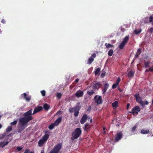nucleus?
<instances>
[{
  "instance_id": "f257e3e1",
  "label": "nucleus",
  "mask_w": 153,
  "mask_h": 153,
  "mask_svg": "<svg viewBox=\"0 0 153 153\" xmlns=\"http://www.w3.org/2000/svg\"><path fill=\"white\" fill-rule=\"evenodd\" d=\"M81 108V104L80 102H79L76 104L74 107L70 108L69 109V111L71 113L74 112V116L77 117L79 115V110Z\"/></svg>"
},
{
  "instance_id": "f03ea898",
  "label": "nucleus",
  "mask_w": 153,
  "mask_h": 153,
  "mask_svg": "<svg viewBox=\"0 0 153 153\" xmlns=\"http://www.w3.org/2000/svg\"><path fill=\"white\" fill-rule=\"evenodd\" d=\"M81 133L82 131L80 128H76L72 133L71 140H73L74 139H77L81 135Z\"/></svg>"
},
{
  "instance_id": "7ed1b4c3",
  "label": "nucleus",
  "mask_w": 153,
  "mask_h": 153,
  "mask_svg": "<svg viewBox=\"0 0 153 153\" xmlns=\"http://www.w3.org/2000/svg\"><path fill=\"white\" fill-rule=\"evenodd\" d=\"M32 119V116H29L20 118L19 119V122L22 126H24Z\"/></svg>"
},
{
  "instance_id": "20e7f679",
  "label": "nucleus",
  "mask_w": 153,
  "mask_h": 153,
  "mask_svg": "<svg viewBox=\"0 0 153 153\" xmlns=\"http://www.w3.org/2000/svg\"><path fill=\"white\" fill-rule=\"evenodd\" d=\"M129 39V36H126L124 38L123 41L120 44L118 47L121 50L123 49L125 45L127 43Z\"/></svg>"
},
{
  "instance_id": "39448f33",
  "label": "nucleus",
  "mask_w": 153,
  "mask_h": 153,
  "mask_svg": "<svg viewBox=\"0 0 153 153\" xmlns=\"http://www.w3.org/2000/svg\"><path fill=\"white\" fill-rule=\"evenodd\" d=\"M61 148V144L60 143H58L55 145L49 153H58Z\"/></svg>"
},
{
  "instance_id": "423d86ee",
  "label": "nucleus",
  "mask_w": 153,
  "mask_h": 153,
  "mask_svg": "<svg viewBox=\"0 0 153 153\" xmlns=\"http://www.w3.org/2000/svg\"><path fill=\"white\" fill-rule=\"evenodd\" d=\"M94 82L95 83H94L93 86V88L95 90H98L102 86V83L101 82H97L96 81H95Z\"/></svg>"
},
{
  "instance_id": "0eeeda50",
  "label": "nucleus",
  "mask_w": 153,
  "mask_h": 153,
  "mask_svg": "<svg viewBox=\"0 0 153 153\" xmlns=\"http://www.w3.org/2000/svg\"><path fill=\"white\" fill-rule=\"evenodd\" d=\"M94 99L97 104H100L102 102V97L101 96H98L96 95L94 97Z\"/></svg>"
},
{
  "instance_id": "6e6552de",
  "label": "nucleus",
  "mask_w": 153,
  "mask_h": 153,
  "mask_svg": "<svg viewBox=\"0 0 153 153\" xmlns=\"http://www.w3.org/2000/svg\"><path fill=\"white\" fill-rule=\"evenodd\" d=\"M123 134L121 132H118L115 135V138L116 142H118L122 137Z\"/></svg>"
},
{
  "instance_id": "1a4fd4ad",
  "label": "nucleus",
  "mask_w": 153,
  "mask_h": 153,
  "mask_svg": "<svg viewBox=\"0 0 153 153\" xmlns=\"http://www.w3.org/2000/svg\"><path fill=\"white\" fill-rule=\"evenodd\" d=\"M96 56V55L95 53L92 54L91 56L88 59L87 62L88 64H91L94 60V58H95Z\"/></svg>"
},
{
  "instance_id": "9d476101",
  "label": "nucleus",
  "mask_w": 153,
  "mask_h": 153,
  "mask_svg": "<svg viewBox=\"0 0 153 153\" xmlns=\"http://www.w3.org/2000/svg\"><path fill=\"white\" fill-rule=\"evenodd\" d=\"M134 97L137 102L140 103L142 101V98L140 97L139 94L137 93L135 94Z\"/></svg>"
},
{
  "instance_id": "9b49d317",
  "label": "nucleus",
  "mask_w": 153,
  "mask_h": 153,
  "mask_svg": "<svg viewBox=\"0 0 153 153\" xmlns=\"http://www.w3.org/2000/svg\"><path fill=\"white\" fill-rule=\"evenodd\" d=\"M42 107L41 106H39L35 108L33 111V114H34L37 113L39 112L42 110Z\"/></svg>"
},
{
  "instance_id": "f8f14e48",
  "label": "nucleus",
  "mask_w": 153,
  "mask_h": 153,
  "mask_svg": "<svg viewBox=\"0 0 153 153\" xmlns=\"http://www.w3.org/2000/svg\"><path fill=\"white\" fill-rule=\"evenodd\" d=\"M87 116L86 114H84L80 120V122L81 124H83L87 120Z\"/></svg>"
},
{
  "instance_id": "ddd939ff",
  "label": "nucleus",
  "mask_w": 153,
  "mask_h": 153,
  "mask_svg": "<svg viewBox=\"0 0 153 153\" xmlns=\"http://www.w3.org/2000/svg\"><path fill=\"white\" fill-rule=\"evenodd\" d=\"M109 85L108 83H105L102 89V94H104L107 91Z\"/></svg>"
},
{
  "instance_id": "4468645a",
  "label": "nucleus",
  "mask_w": 153,
  "mask_h": 153,
  "mask_svg": "<svg viewBox=\"0 0 153 153\" xmlns=\"http://www.w3.org/2000/svg\"><path fill=\"white\" fill-rule=\"evenodd\" d=\"M83 95V92L80 90H79L75 94L76 96L78 97H82Z\"/></svg>"
},
{
  "instance_id": "2eb2a0df",
  "label": "nucleus",
  "mask_w": 153,
  "mask_h": 153,
  "mask_svg": "<svg viewBox=\"0 0 153 153\" xmlns=\"http://www.w3.org/2000/svg\"><path fill=\"white\" fill-rule=\"evenodd\" d=\"M32 109H31L28 111H27L25 113H24L23 115L25 116V117H28L29 116H31V115L32 114Z\"/></svg>"
},
{
  "instance_id": "dca6fc26",
  "label": "nucleus",
  "mask_w": 153,
  "mask_h": 153,
  "mask_svg": "<svg viewBox=\"0 0 153 153\" xmlns=\"http://www.w3.org/2000/svg\"><path fill=\"white\" fill-rule=\"evenodd\" d=\"M62 119V118L61 117H59L55 121L54 123L56 125V126H57L58 124L60 122Z\"/></svg>"
},
{
  "instance_id": "f3484780",
  "label": "nucleus",
  "mask_w": 153,
  "mask_h": 153,
  "mask_svg": "<svg viewBox=\"0 0 153 153\" xmlns=\"http://www.w3.org/2000/svg\"><path fill=\"white\" fill-rule=\"evenodd\" d=\"M24 97V99L27 101H29L31 99L30 97H27V95L26 93H24L23 94Z\"/></svg>"
},
{
  "instance_id": "a211bd4d",
  "label": "nucleus",
  "mask_w": 153,
  "mask_h": 153,
  "mask_svg": "<svg viewBox=\"0 0 153 153\" xmlns=\"http://www.w3.org/2000/svg\"><path fill=\"white\" fill-rule=\"evenodd\" d=\"M49 134H46L43 137L42 139L46 142L49 138Z\"/></svg>"
},
{
  "instance_id": "6ab92c4d",
  "label": "nucleus",
  "mask_w": 153,
  "mask_h": 153,
  "mask_svg": "<svg viewBox=\"0 0 153 153\" xmlns=\"http://www.w3.org/2000/svg\"><path fill=\"white\" fill-rule=\"evenodd\" d=\"M141 53V48H139L137 50V53L136 54L135 57V58H137L138 57L139 55Z\"/></svg>"
},
{
  "instance_id": "aec40b11",
  "label": "nucleus",
  "mask_w": 153,
  "mask_h": 153,
  "mask_svg": "<svg viewBox=\"0 0 153 153\" xmlns=\"http://www.w3.org/2000/svg\"><path fill=\"white\" fill-rule=\"evenodd\" d=\"M140 104L143 107H144L145 105H148L149 104V102L147 101H142Z\"/></svg>"
},
{
  "instance_id": "412c9836",
  "label": "nucleus",
  "mask_w": 153,
  "mask_h": 153,
  "mask_svg": "<svg viewBox=\"0 0 153 153\" xmlns=\"http://www.w3.org/2000/svg\"><path fill=\"white\" fill-rule=\"evenodd\" d=\"M90 128V125L88 123H86L84 126V130L87 131Z\"/></svg>"
},
{
  "instance_id": "4be33fe9",
  "label": "nucleus",
  "mask_w": 153,
  "mask_h": 153,
  "mask_svg": "<svg viewBox=\"0 0 153 153\" xmlns=\"http://www.w3.org/2000/svg\"><path fill=\"white\" fill-rule=\"evenodd\" d=\"M8 143L9 142L8 141H7L6 143H5L4 141L0 142V147H3L6 145H7Z\"/></svg>"
},
{
  "instance_id": "5701e85b",
  "label": "nucleus",
  "mask_w": 153,
  "mask_h": 153,
  "mask_svg": "<svg viewBox=\"0 0 153 153\" xmlns=\"http://www.w3.org/2000/svg\"><path fill=\"white\" fill-rule=\"evenodd\" d=\"M46 142L42 139L40 140L38 142V144L39 146H41Z\"/></svg>"
},
{
  "instance_id": "b1692460",
  "label": "nucleus",
  "mask_w": 153,
  "mask_h": 153,
  "mask_svg": "<svg viewBox=\"0 0 153 153\" xmlns=\"http://www.w3.org/2000/svg\"><path fill=\"white\" fill-rule=\"evenodd\" d=\"M149 131L148 129H143L141 130V133L142 134H146L149 133Z\"/></svg>"
},
{
  "instance_id": "393cba45",
  "label": "nucleus",
  "mask_w": 153,
  "mask_h": 153,
  "mask_svg": "<svg viewBox=\"0 0 153 153\" xmlns=\"http://www.w3.org/2000/svg\"><path fill=\"white\" fill-rule=\"evenodd\" d=\"M134 72L133 71H131L129 72L128 75V77H131L134 75Z\"/></svg>"
},
{
  "instance_id": "a878e982",
  "label": "nucleus",
  "mask_w": 153,
  "mask_h": 153,
  "mask_svg": "<svg viewBox=\"0 0 153 153\" xmlns=\"http://www.w3.org/2000/svg\"><path fill=\"white\" fill-rule=\"evenodd\" d=\"M133 108V110L136 111L137 112H139L140 111V106L138 105H137L134 107Z\"/></svg>"
},
{
  "instance_id": "bb28decb",
  "label": "nucleus",
  "mask_w": 153,
  "mask_h": 153,
  "mask_svg": "<svg viewBox=\"0 0 153 153\" xmlns=\"http://www.w3.org/2000/svg\"><path fill=\"white\" fill-rule=\"evenodd\" d=\"M112 106L114 108H117L118 106V102L117 101H115L112 103Z\"/></svg>"
},
{
  "instance_id": "cd10ccee",
  "label": "nucleus",
  "mask_w": 153,
  "mask_h": 153,
  "mask_svg": "<svg viewBox=\"0 0 153 153\" xmlns=\"http://www.w3.org/2000/svg\"><path fill=\"white\" fill-rule=\"evenodd\" d=\"M100 71V68H98L95 71V74L96 75H99Z\"/></svg>"
},
{
  "instance_id": "c85d7f7f",
  "label": "nucleus",
  "mask_w": 153,
  "mask_h": 153,
  "mask_svg": "<svg viewBox=\"0 0 153 153\" xmlns=\"http://www.w3.org/2000/svg\"><path fill=\"white\" fill-rule=\"evenodd\" d=\"M50 107V106L47 103H45L43 106V108L46 110H48Z\"/></svg>"
},
{
  "instance_id": "c756f323",
  "label": "nucleus",
  "mask_w": 153,
  "mask_h": 153,
  "mask_svg": "<svg viewBox=\"0 0 153 153\" xmlns=\"http://www.w3.org/2000/svg\"><path fill=\"white\" fill-rule=\"evenodd\" d=\"M56 126V125L55 124V123H53L50 125L48 126V128L50 129H52L54 127Z\"/></svg>"
},
{
  "instance_id": "7c9ffc66",
  "label": "nucleus",
  "mask_w": 153,
  "mask_h": 153,
  "mask_svg": "<svg viewBox=\"0 0 153 153\" xmlns=\"http://www.w3.org/2000/svg\"><path fill=\"white\" fill-rule=\"evenodd\" d=\"M95 92L93 90H91V91H87V93L88 94L89 96H91L93 95L94 93Z\"/></svg>"
},
{
  "instance_id": "2f4dec72",
  "label": "nucleus",
  "mask_w": 153,
  "mask_h": 153,
  "mask_svg": "<svg viewBox=\"0 0 153 153\" xmlns=\"http://www.w3.org/2000/svg\"><path fill=\"white\" fill-rule=\"evenodd\" d=\"M113 52V50L112 49H110L108 52V55L109 56H111L112 55Z\"/></svg>"
},
{
  "instance_id": "473e14b6",
  "label": "nucleus",
  "mask_w": 153,
  "mask_h": 153,
  "mask_svg": "<svg viewBox=\"0 0 153 153\" xmlns=\"http://www.w3.org/2000/svg\"><path fill=\"white\" fill-rule=\"evenodd\" d=\"M129 113H132L133 115H134L135 114H138V112L136 111L133 110V108H132L131 111L129 112Z\"/></svg>"
},
{
  "instance_id": "72a5a7b5",
  "label": "nucleus",
  "mask_w": 153,
  "mask_h": 153,
  "mask_svg": "<svg viewBox=\"0 0 153 153\" xmlns=\"http://www.w3.org/2000/svg\"><path fill=\"white\" fill-rule=\"evenodd\" d=\"M12 130V127L11 126H8L6 129V131L9 132L11 131Z\"/></svg>"
},
{
  "instance_id": "f704fd0d",
  "label": "nucleus",
  "mask_w": 153,
  "mask_h": 153,
  "mask_svg": "<svg viewBox=\"0 0 153 153\" xmlns=\"http://www.w3.org/2000/svg\"><path fill=\"white\" fill-rule=\"evenodd\" d=\"M149 22H152V24L153 25V16H150L149 17Z\"/></svg>"
},
{
  "instance_id": "c9c22d12",
  "label": "nucleus",
  "mask_w": 153,
  "mask_h": 153,
  "mask_svg": "<svg viewBox=\"0 0 153 153\" xmlns=\"http://www.w3.org/2000/svg\"><path fill=\"white\" fill-rule=\"evenodd\" d=\"M120 78L119 77H118L117 80L116 81V82L115 83L116 85H118L120 82Z\"/></svg>"
},
{
  "instance_id": "e433bc0d",
  "label": "nucleus",
  "mask_w": 153,
  "mask_h": 153,
  "mask_svg": "<svg viewBox=\"0 0 153 153\" xmlns=\"http://www.w3.org/2000/svg\"><path fill=\"white\" fill-rule=\"evenodd\" d=\"M105 45L106 46V47L107 48L113 46V45H111V44H107V43H106L105 44Z\"/></svg>"
},
{
  "instance_id": "4c0bfd02",
  "label": "nucleus",
  "mask_w": 153,
  "mask_h": 153,
  "mask_svg": "<svg viewBox=\"0 0 153 153\" xmlns=\"http://www.w3.org/2000/svg\"><path fill=\"white\" fill-rule=\"evenodd\" d=\"M149 62H144V65H145V68H147L149 66Z\"/></svg>"
},
{
  "instance_id": "58836bf2",
  "label": "nucleus",
  "mask_w": 153,
  "mask_h": 153,
  "mask_svg": "<svg viewBox=\"0 0 153 153\" xmlns=\"http://www.w3.org/2000/svg\"><path fill=\"white\" fill-rule=\"evenodd\" d=\"M23 147H21L20 146H17V149L18 151H21L23 148Z\"/></svg>"
},
{
  "instance_id": "ea45409f",
  "label": "nucleus",
  "mask_w": 153,
  "mask_h": 153,
  "mask_svg": "<svg viewBox=\"0 0 153 153\" xmlns=\"http://www.w3.org/2000/svg\"><path fill=\"white\" fill-rule=\"evenodd\" d=\"M41 93L43 96H45V90L41 91Z\"/></svg>"
},
{
  "instance_id": "a19ab883",
  "label": "nucleus",
  "mask_w": 153,
  "mask_h": 153,
  "mask_svg": "<svg viewBox=\"0 0 153 153\" xmlns=\"http://www.w3.org/2000/svg\"><path fill=\"white\" fill-rule=\"evenodd\" d=\"M137 128V126L136 125L133 126L131 129L132 131L134 132L135 130Z\"/></svg>"
},
{
  "instance_id": "79ce46f5",
  "label": "nucleus",
  "mask_w": 153,
  "mask_h": 153,
  "mask_svg": "<svg viewBox=\"0 0 153 153\" xmlns=\"http://www.w3.org/2000/svg\"><path fill=\"white\" fill-rule=\"evenodd\" d=\"M17 121L15 120L12 122H11L10 123V124L11 125H16L17 124Z\"/></svg>"
},
{
  "instance_id": "37998d69",
  "label": "nucleus",
  "mask_w": 153,
  "mask_h": 153,
  "mask_svg": "<svg viewBox=\"0 0 153 153\" xmlns=\"http://www.w3.org/2000/svg\"><path fill=\"white\" fill-rule=\"evenodd\" d=\"M148 31H149V33H151L153 32V27H151L150 29H149Z\"/></svg>"
},
{
  "instance_id": "c03bdc74",
  "label": "nucleus",
  "mask_w": 153,
  "mask_h": 153,
  "mask_svg": "<svg viewBox=\"0 0 153 153\" xmlns=\"http://www.w3.org/2000/svg\"><path fill=\"white\" fill-rule=\"evenodd\" d=\"M141 30H140L139 31H138L136 30H134V32H135V33L137 34L140 33L141 32Z\"/></svg>"
},
{
  "instance_id": "a18cd8bd",
  "label": "nucleus",
  "mask_w": 153,
  "mask_h": 153,
  "mask_svg": "<svg viewBox=\"0 0 153 153\" xmlns=\"http://www.w3.org/2000/svg\"><path fill=\"white\" fill-rule=\"evenodd\" d=\"M61 94L60 93H57L56 94V97L59 99L61 97Z\"/></svg>"
},
{
  "instance_id": "49530a36",
  "label": "nucleus",
  "mask_w": 153,
  "mask_h": 153,
  "mask_svg": "<svg viewBox=\"0 0 153 153\" xmlns=\"http://www.w3.org/2000/svg\"><path fill=\"white\" fill-rule=\"evenodd\" d=\"M117 85H116L115 83L112 86V88L113 89H114L116 88Z\"/></svg>"
},
{
  "instance_id": "de8ad7c7",
  "label": "nucleus",
  "mask_w": 153,
  "mask_h": 153,
  "mask_svg": "<svg viewBox=\"0 0 153 153\" xmlns=\"http://www.w3.org/2000/svg\"><path fill=\"white\" fill-rule=\"evenodd\" d=\"M105 72H102L101 74V77L102 78L105 75Z\"/></svg>"
},
{
  "instance_id": "09e8293b",
  "label": "nucleus",
  "mask_w": 153,
  "mask_h": 153,
  "mask_svg": "<svg viewBox=\"0 0 153 153\" xmlns=\"http://www.w3.org/2000/svg\"><path fill=\"white\" fill-rule=\"evenodd\" d=\"M91 106H89L87 109V111H88L89 112H90L91 111Z\"/></svg>"
},
{
  "instance_id": "8fccbe9b",
  "label": "nucleus",
  "mask_w": 153,
  "mask_h": 153,
  "mask_svg": "<svg viewBox=\"0 0 153 153\" xmlns=\"http://www.w3.org/2000/svg\"><path fill=\"white\" fill-rule=\"evenodd\" d=\"M30 150L29 149H27L25 150L24 153H29L30 152Z\"/></svg>"
},
{
  "instance_id": "3c124183",
  "label": "nucleus",
  "mask_w": 153,
  "mask_h": 153,
  "mask_svg": "<svg viewBox=\"0 0 153 153\" xmlns=\"http://www.w3.org/2000/svg\"><path fill=\"white\" fill-rule=\"evenodd\" d=\"M149 71L151 72H153V65L152 68H149Z\"/></svg>"
},
{
  "instance_id": "603ef678",
  "label": "nucleus",
  "mask_w": 153,
  "mask_h": 153,
  "mask_svg": "<svg viewBox=\"0 0 153 153\" xmlns=\"http://www.w3.org/2000/svg\"><path fill=\"white\" fill-rule=\"evenodd\" d=\"M130 105L129 103H128L127 104V105H126V109H128Z\"/></svg>"
},
{
  "instance_id": "864d4df0",
  "label": "nucleus",
  "mask_w": 153,
  "mask_h": 153,
  "mask_svg": "<svg viewBox=\"0 0 153 153\" xmlns=\"http://www.w3.org/2000/svg\"><path fill=\"white\" fill-rule=\"evenodd\" d=\"M1 22L3 24H5V21L4 19H2L1 20Z\"/></svg>"
},
{
  "instance_id": "5fc2aeb1",
  "label": "nucleus",
  "mask_w": 153,
  "mask_h": 153,
  "mask_svg": "<svg viewBox=\"0 0 153 153\" xmlns=\"http://www.w3.org/2000/svg\"><path fill=\"white\" fill-rule=\"evenodd\" d=\"M75 81L76 82H77L79 81V79H76Z\"/></svg>"
},
{
  "instance_id": "6e6d98bb",
  "label": "nucleus",
  "mask_w": 153,
  "mask_h": 153,
  "mask_svg": "<svg viewBox=\"0 0 153 153\" xmlns=\"http://www.w3.org/2000/svg\"><path fill=\"white\" fill-rule=\"evenodd\" d=\"M149 71V70H148L147 69H146V72H148V71Z\"/></svg>"
},
{
  "instance_id": "4d7b16f0",
  "label": "nucleus",
  "mask_w": 153,
  "mask_h": 153,
  "mask_svg": "<svg viewBox=\"0 0 153 153\" xmlns=\"http://www.w3.org/2000/svg\"><path fill=\"white\" fill-rule=\"evenodd\" d=\"M90 123H92V119L90 120Z\"/></svg>"
},
{
  "instance_id": "13d9d810",
  "label": "nucleus",
  "mask_w": 153,
  "mask_h": 153,
  "mask_svg": "<svg viewBox=\"0 0 153 153\" xmlns=\"http://www.w3.org/2000/svg\"><path fill=\"white\" fill-rule=\"evenodd\" d=\"M49 131H46L45 132V133H49Z\"/></svg>"
},
{
  "instance_id": "bf43d9fd",
  "label": "nucleus",
  "mask_w": 153,
  "mask_h": 153,
  "mask_svg": "<svg viewBox=\"0 0 153 153\" xmlns=\"http://www.w3.org/2000/svg\"><path fill=\"white\" fill-rule=\"evenodd\" d=\"M41 153H44V151H42L41 152Z\"/></svg>"
},
{
  "instance_id": "052dcab7",
  "label": "nucleus",
  "mask_w": 153,
  "mask_h": 153,
  "mask_svg": "<svg viewBox=\"0 0 153 153\" xmlns=\"http://www.w3.org/2000/svg\"><path fill=\"white\" fill-rule=\"evenodd\" d=\"M105 132H105V131H104L103 132V134H105Z\"/></svg>"
},
{
  "instance_id": "680f3d73",
  "label": "nucleus",
  "mask_w": 153,
  "mask_h": 153,
  "mask_svg": "<svg viewBox=\"0 0 153 153\" xmlns=\"http://www.w3.org/2000/svg\"><path fill=\"white\" fill-rule=\"evenodd\" d=\"M106 128H105V127H103V130H104Z\"/></svg>"
},
{
  "instance_id": "e2e57ef3",
  "label": "nucleus",
  "mask_w": 153,
  "mask_h": 153,
  "mask_svg": "<svg viewBox=\"0 0 153 153\" xmlns=\"http://www.w3.org/2000/svg\"><path fill=\"white\" fill-rule=\"evenodd\" d=\"M1 127H2L1 125V124H0V129L1 128Z\"/></svg>"
},
{
  "instance_id": "0e129e2a",
  "label": "nucleus",
  "mask_w": 153,
  "mask_h": 153,
  "mask_svg": "<svg viewBox=\"0 0 153 153\" xmlns=\"http://www.w3.org/2000/svg\"><path fill=\"white\" fill-rule=\"evenodd\" d=\"M29 153H34V152H30Z\"/></svg>"
},
{
  "instance_id": "69168bd1",
  "label": "nucleus",
  "mask_w": 153,
  "mask_h": 153,
  "mask_svg": "<svg viewBox=\"0 0 153 153\" xmlns=\"http://www.w3.org/2000/svg\"><path fill=\"white\" fill-rule=\"evenodd\" d=\"M152 103H153V99L152 100Z\"/></svg>"
},
{
  "instance_id": "338daca9",
  "label": "nucleus",
  "mask_w": 153,
  "mask_h": 153,
  "mask_svg": "<svg viewBox=\"0 0 153 153\" xmlns=\"http://www.w3.org/2000/svg\"><path fill=\"white\" fill-rule=\"evenodd\" d=\"M1 116L0 115V118H1Z\"/></svg>"
}]
</instances>
